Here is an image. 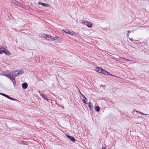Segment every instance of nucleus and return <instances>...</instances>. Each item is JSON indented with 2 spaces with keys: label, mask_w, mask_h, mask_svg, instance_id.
<instances>
[{
  "label": "nucleus",
  "mask_w": 149,
  "mask_h": 149,
  "mask_svg": "<svg viewBox=\"0 0 149 149\" xmlns=\"http://www.w3.org/2000/svg\"><path fill=\"white\" fill-rule=\"evenodd\" d=\"M49 40L53 41L57 43H61L63 41V39L59 37H56V36L53 37L51 36L50 37V40Z\"/></svg>",
  "instance_id": "nucleus-1"
},
{
  "label": "nucleus",
  "mask_w": 149,
  "mask_h": 149,
  "mask_svg": "<svg viewBox=\"0 0 149 149\" xmlns=\"http://www.w3.org/2000/svg\"><path fill=\"white\" fill-rule=\"evenodd\" d=\"M95 70L97 72L99 73H102L104 74L109 75H111L114 77H116V76L113 75L112 74H110L109 72L103 69L102 68H101L98 67L96 68Z\"/></svg>",
  "instance_id": "nucleus-2"
},
{
  "label": "nucleus",
  "mask_w": 149,
  "mask_h": 149,
  "mask_svg": "<svg viewBox=\"0 0 149 149\" xmlns=\"http://www.w3.org/2000/svg\"><path fill=\"white\" fill-rule=\"evenodd\" d=\"M4 75L10 79L13 82L14 85H15L16 84V82L15 79L14 77H11V75L10 74H4Z\"/></svg>",
  "instance_id": "nucleus-3"
},
{
  "label": "nucleus",
  "mask_w": 149,
  "mask_h": 149,
  "mask_svg": "<svg viewBox=\"0 0 149 149\" xmlns=\"http://www.w3.org/2000/svg\"><path fill=\"white\" fill-rule=\"evenodd\" d=\"M39 36L40 37L45 38L47 40H50V36L48 35L43 33H41L40 34Z\"/></svg>",
  "instance_id": "nucleus-4"
},
{
  "label": "nucleus",
  "mask_w": 149,
  "mask_h": 149,
  "mask_svg": "<svg viewBox=\"0 0 149 149\" xmlns=\"http://www.w3.org/2000/svg\"><path fill=\"white\" fill-rule=\"evenodd\" d=\"M84 24L89 28L92 27L93 26V25L90 22L88 21H86L84 22Z\"/></svg>",
  "instance_id": "nucleus-5"
},
{
  "label": "nucleus",
  "mask_w": 149,
  "mask_h": 149,
  "mask_svg": "<svg viewBox=\"0 0 149 149\" xmlns=\"http://www.w3.org/2000/svg\"><path fill=\"white\" fill-rule=\"evenodd\" d=\"M0 95H3V96H4V97H5L6 98H8L9 99H10V100H16L15 99H14V98H13L10 97L8 95H6L5 94H3V93H0Z\"/></svg>",
  "instance_id": "nucleus-6"
},
{
  "label": "nucleus",
  "mask_w": 149,
  "mask_h": 149,
  "mask_svg": "<svg viewBox=\"0 0 149 149\" xmlns=\"http://www.w3.org/2000/svg\"><path fill=\"white\" fill-rule=\"evenodd\" d=\"M18 71H15L13 72H11L9 73L8 74H10L11 75V77H15L17 76L18 74H17V72Z\"/></svg>",
  "instance_id": "nucleus-7"
},
{
  "label": "nucleus",
  "mask_w": 149,
  "mask_h": 149,
  "mask_svg": "<svg viewBox=\"0 0 149 149\" xmlns=\"http://www.w3.org/2000/svg\"><path fill=\"white\" fill-rule=\"evenodd\" d=\"M66 136L68 137L69 139L72 141V142H74L75 141V140L74 138L73 137L69 135H66Z\"/></svg>",
  "instance_id": "nucleus-8"
},
{
  "label": "nucleus",
  "mask_w": 149,
  "mask_h": 149,
  "mask_svg": "<svg viewBox=\"0 0 149 149\" xmlns=\"http://www.w3.org/2000/svg\"><path fill=\"white\" fill-rule=\"evenodd\" d=\"M5 49L2 47H0V54H2L5 51Z\"/></svg>",
  "instance_id": "nucleus-9"
},
{
  "label": "nucleus",
  "mask_w": 149,
  "mask_h": 149,
  "mask_svg": "<svg viewBox=\"0 0 149 149\" xmlns=\"http://www.w3.org/2000/svg\"><path fill=\"white\" fill-rule=\"evenodd\" d=\"M39 4H40L41 5L43 6L44 7H48L49 6V5L47 3H41L40 2H39Z\"/></svg>",
  "instance_id": "nucleus-10"
},
{
  "label": "nucleus",
  "mask_w": 149,
  "mask_h": 149,
  "mask_svg": "<svg viewBox=\"0 0 149 149\" xmlns=\"http://www.w3.org/2000/svg\"><path fill=\"white\" fill-rule=\"evenodd\" d=\"M22 86L23 88L24 89H26L28 87V85L27 83H23Z\"/></svg>",
  "instance_id": "nucleus-11"
},
{
  "label": "nucleus",
  "mask_w": 149,
  "mask_h": 149,
  "mask_svg": "<svg viewBox=\"0 0 149 149\" xmlns=\"http://www.w3.org/2000/svg\"><path fill=\"white\" fill-rule=\"evenodd\" d=\"M69 34H70V35L72 36H75L76 35V33H75L72 31H70L69 32Z\"/></svg>",
  "instance_id": "nucleus-12"
},
{
  "label": "nucleus",
  "mask_w": 149,
  "mask_h": 149,
  "mask_svg": "<svg viewBox=\"0 0 149 149\" xmlns=\"http://www.w3.org/2000/svg\"><path fill=\"white\" fill-rule=\"evenodd\" d=\"M120 60L121 61H132V60H129L128 59H125L123 58H120Z\"/></svg>",
  "instance_id": "nucleus-13"
},
{
  "label": "nucleus",
  "mask_w": 149,
  "mask_h": 149,
  "mask_svg": "<svg viewBox=\"0 0 149 149\" xmlns=\"http://www.w3.org/2000/svg\"><path fill=\"white\" fill-rule=\"evenodd\" d=\"M6 54L8 55H11V53L8 51L6 50V49L5 50L4 52Z\"/></svg>",
  "instance_id": "nucleus-14"
},
{
  "label": "nucleus",
  "mask_w": 149,
  "mask_h": 149,
  "mask_svg": "<svg viewBox=\"0 0 149 149\" xmlns=\"http://www.w3.org/2000/svg\"><path fill=\"white\" fill-rule=\"evenodd\" d=\"M40 95L45 100H46L48 101L49 100L46 98V96L44 94H40Z\"/></svg>",
  "instance_id": "nucleus-15"
},
{
  "label": "nucleus",
  "mask_w": 149,
  "mask_h": 149,
  "mask_svg": "<svg viewBox=\"0 0 149 149\" xmlns=\"http://www.w3.org/2000/svg\"><path fill=\"white\" fill-rule=\"evenodd\" d=\"M24 73V71L23 70H21L19 72H17V74L19 75L21 74Z\"/></svg>",
  "instance_id": "nucleus-16"
},
{
  "label": "nucleus",
  "mask_w": 149,
  "mask_h": 149,
  "mask_svg": "<svg viewBox=\"0 0 149 149\" xmlns=\"http://www.w3.org/2000/svg\"><path fill=\"white\" fill-rule=\"evenodd\" d=\"M88 107L91 110H92V107L93 106L92 104H91V102H89L88 103Z\"/></svg>",
  "instance_id": "nucleus-17"
},
{
  "label": "nucleus",
  "mask_w": 149,
  "mask_h": 149,
  "mask_svg": "<svg viewBox=\"0 0 149 149\" xmlns=\"http://www.w3.org/2000/svg\"><path fill=\"white\" fill-rule=\"evenodd\" d=\"M100 109V107L98 106H97L95 108V110L97 111H99Z\"/></svg>",
  "instance_id": "nucleus-18"
},
{
  "label": "nucleus",
  "mask_w": 149,
  "mask_h": 149,
  "mask_svg": "<svg viewBox=\"0 0 149 149\" xmlns=\"http://www.w3.org/2000/svg\"><path fill=\"white\" fill-rule=\"evenodd\" d=\"M135 111L137 113H139L141 114H143V115H148V114H145V113H144L142 112H139V111H136V110H135Z\"/></svg>",
  "instance_id": "nucleus-19"
},
{
  "label": "nucleus",
  "mask_w": 149,
  "mask_h": 149,
  "mask_svg": "<svg viewBox=\"0 0 149 149\" xmlns=\"http://www.w3.org/2000/svg\"><path fill=\"white\" fill-rule=\"evenodd\" d=\"M13 2H14V3L15 4H16L17 5L19 6V5L20 4V3H18V2H17L15 0H14V1Z\"/></svg>",
  "instance_id": "nucleus-20"
},
{
  "label": "nucleus",
  "mask_w": 149,
  "mask_h": 149,
  "mask_svg": "<svg viewBox=\"0 0 149 149\" xmlns=\"http://www.w3.org/2000/svg\"><path fill=\"white\" fill-rule=\"evenodd\" d=\"M65 33H66L67 34H69L70 31H69V30L68 29H65Z\"/></svg>",
  "instance_id": "nucleus-21"
},
{
  "label": "nucleus",
  "mask_w": 149,
  "mask_h": 149,
  "mask_svg": "<svg viewBox=\"0 0 149 149\" xmlns=\"http://www.w3.org/2000/svg\"><path fill=\"white\" fill-rule=\"evenodd\" d=\"M131 33V31H127V37H129V33Z\"/></svg>",
  "instance_id": "nucleus-22"
},
{
  "label": "nucleus",
  "mask_w": 149,
  "mask_h": 149,
  "mask_svg": "<svg viewBox=\"0 0 149 149\" xmlns=\"http://www.w3.org/2000/svg\"><path fill=\"white\" fill-rule=\"evenodd\" d=\"M86 99H83V102H84V103L85 104H87V103L86 102Z\"/></svg>",
  "instance_id": "nucleus-23"
},
{
  "label": "nucleus",
  "mask_w": 149,
  "mask_h": 149,
  "mask_svg": "<svg viewBox=\"0 0 149 149\" xmlns=\"http://www.w3.org/2000/svg\"><path fill=\"white\" fill-rule=\"evenodd\" d=\"M82 96H83L84 99H86V100H87L86 98L83 95H82Z\"/></svg>",
  "instance_id": "nucleus-24"
},
{
  "label": "nucleus",
  "mask_w": 149,
  "mask_h": 149,
  "mask_svg": "<svg viewBox=\"0 0 149 149\" xmlns=\"http://www.w3.org/2000/svg\"><path fill=\"white\" fill-rule=\"evenodd\" d=\"M129 39L131 41H133L134 40V39L133 38H129L128 37Z\"/></svg>",
  "instance_id": "nucleus-25"
},
{
  "label": "nucleus",
  "mask_w": 149,
  "mask_h": 149,
  "mask_svg": "<svg viewBox=\"0 0 149 149\" xmlns=\"http://www.w3.org/2000/svg\"><path fill=\"white\" fill-rule=\"evenodd\" d=\"M79 93H80V94H81V95L82 96V95H83L82 94V93H81V92L79 90Z\"/></svg>",
  "instance_id": "nucleus-26"
},
{
  "label": "nucleus",
  "mask_w": 149,
  "mask_h": 149,
  "mask_svg": "<svg viewBox=\"0 0 149 149\" xmlns=\"http://www.w3.org/2000/svg\"><path fill=\"white\" fill-rule=\"evenodd\" d=\"M62 32H65V29L63 30H62Z\"/></svg>",
  "instance_id": "nucleus-27"
},
{
  "label": "nucleus",
  "mask_w": 149,
  "mask_h": 149,
  "mask_svg": "<svg viewBox=\"0 0 149 149\" xmlns=\"http://www.w3.org/2000/svg\"><path fill=\"white\" fill-rule=\"evenodd\" d=\"M102 149H106L104 147H103L102 148Z\"/></svg>",
  "instance_id": "nucleus-28"
}]
</instances>
